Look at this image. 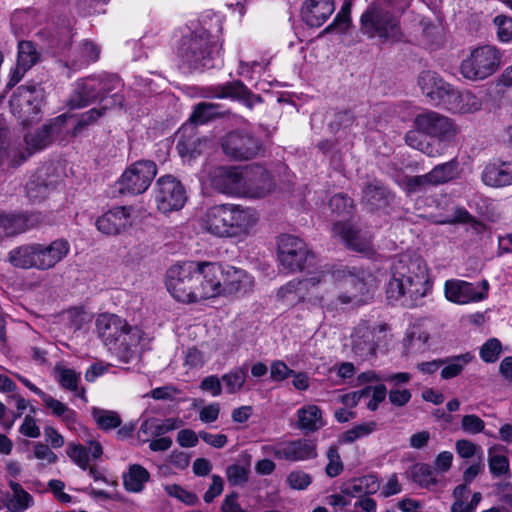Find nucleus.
I'll list each match as a JSON object with an SVG mask.
<instances>
[{"mask_svg": "<svg viewBox=\"0 0 512 512\" xmlns=\"http://www.w3.org/2000/svg\"><path fill=\"white\" fill-rule=\"evenodd\" d=\"M416 131L406 134V143L430 157L444 153L446 143L456 135L454 123L446 116L435 111H424L414 121Z\"/></svg>", "mask_w": 512, "mask_h": 512, "instance_id": "nucleus-3", "label": "nucleus"}, {"mask_svg": "<svg viewBox=\"0 0 512 512\" xmlns=\"http://www.w3.org/2000/svg\"><path fill=\"white\" fill-rule=\"evenodd\" d=\"M333 233L339 236L346 246L357 252H367L370 250V242L359 236V231L346 221H337L333 225Z\"/></svg>", "mask_w": 512, "mask_h": 512, "instance_id": "nucleus-36", "label": "nucleus"}, {"mask_svg": "<svg viewBox=\"0 0 512 512\" xmlns=\"http://www.w3.org/2000/svg\"><path fill=\"white\" fill-rule=\"evenodd\" d=\"M55 377L63 389L74 392L76 397L86 401L85 390L83 388L78 389L80 376L73 369L57 365L55 367Z\"/></svg>", "mask_w": 512, "mask_h": 512, "instance_id": "nucleus-41", "label": "nucleus"}, {"mask_svg": "<svg viewBox=\"0 0 512 512\" xmlns=\"http://www.w3.org/2000/svg\"><path fill=\"white\" fill-rule=\"evenodd\" d=\"M201 140L195 136L182 135L177 142V150L181 157L189 156L195 158L200 155Z\"/></svg>", "mask_w": 512, "mask_h": 512, "instance_id": "nucleus-58", "label": "nucleus"}, {"mask_svg": "<svg viewBox=\"0 0 512 512\" xmlns=\"http://www.w3.org/2000/svg\"><path fill=\"white\" fill-rule=\"evenodd\" d=\"M44 89L36 83L21 85L11 96V106L19 114L23 125H30L41 119Z\"/></svg>", "mask_w": 512, "mask_h": 512, "instance_id": "nucleus-12", "label": "nucleus"}, {"mask_svg": "<svg viewBox=\"0 0 512 512\" xmlns=\"http://www.w3.org/2000/svg\"><path fill=\"white\" fill-rule=\"evenodd\" d=\"M91 415L98 428L105 432L116 429L122 424V419L116 411L93 407Z\"/></svg>", "mask_w": 512, "mask_h": 512, "instance_id": "nucleus-45", "label": "nucleus"}, {"mask_svg": "<svg viewBox=\"0 0 512 512\" xmlns=\"http://www.w3.org/2000/svg\"><path fill=\"white\" fill-rule=\"evenodd\" d=\"M501 61L500 51L491 45L475 48L460 65L461 75L471 81H480L494 74Z\"/></svg>", "mask_w": 512, "mask_h": 512, "instance_id": "nucleus-10", "label": "nucleus"}, {"mask_svg": "<svg viewBox=\"0 0 512 512\" xmlns=\"http://www.w3.org/2000/svg\"><path fill=\"white\" fill-rule=\"evenodd\" d=\"M334 11V0H304L301 7V18L309 27L318 28L327 21Z\"/></svg>", "mask_w": 512, "mask_h": 512, "instance_id": "nucleus-27", "label": "nucleus"}, {"mask_svg": "<svg viewBox=\"0 0 512 512\" xmlns=\"http://www.w3.org/2000/svg\"><path fill=\"white\" fill-rule=\"evenodd\" d=\"M165 489L170 496L177 498L187 505H195L198 502V497L195 493L184 489L180 485H168Z\"/></svg>", "mask_w": 512, "mask_h": 512, "instance_id": "nucleus-64", "label": "nucleus"}, {"mask_svg": "<svg viewBox=\"0 0 512 512\" xmlns=\"http://www.w3.org/2000/svg\"><path fill=\"white\" fill-rule=\"evenodd\" d=\"M357 119V115L350 109L339 110L334 113V118L329 126L333 132H338L341 129L351 128Z\"/></svg>", "mask_w": 512, "mask_h": 512, "instance_id": "nucleus-59", "label": "nucleus"}, {"mask_svg": "<svg viewBox=\"0 0 512 512\" xmlns=\"http://www.w3.org/2000/svg\"><path fill=\"white\" fill-rule=\"evenodd\" d=\"M352 0H346L340 11L336 14L333 22L324 29V33H330L335 30L344 32L351 24Z\"/></svg>", "mask_w": 512, "mask_h": 512, "instance_id": "nucleus-53", "label": "nucleus"}, {"mask_svg": "<svg viewBox=\"0 0 512 512\" xmlns=\"http://www.w3.org/2000/svg\"><path fill=\"white\" fill-rule=\"evenodd\" d=\"M196 261H186L171 266L166 273V287L171 295L180 302L193 303L198 301Z\"/></svg>", "mask_w": 512, "mask_h": 512, "instance_id": "nucleus-9", "label": "nucleus"}, {"mask_svg": "<svg viewBox=\"0 0 512 512\" xmlns=\"http://www.w3.org/2000/svg\"><path fill=\"white\" fill-rule=\"evenodd\" d=\"M257 221V213L253 208L225 203L207 209L202 227L216 237L240 238L247 236Z\"/></svg>", "mask_w": 512, "mask_h": 512, "instance_id": "nucleus-4", "label": "nucleus"}, {"mask_svg": "<svg viewBox=\"0 0 512 512\" xmlns=\"http://www.w3.org/2000/svg\"><path fill=\"white\" fill-rule=\"evenodd\" d=\"M297 417L298 428L306 433L316 432L326 424L322 417V410L314 404L298 409Z\"/></svg>", "mask_w": 512, "mask_h": 512, "instance_id": "nucleus-40", "label": "nucleus"}, {"mask_svg": "<svg viewBox=\"0 0 512 512\" xmlns=\"http://www.w3.org/2000/svg\"><path fill=\"white\" fill-rule=\"evenodd\" d=\"M497 27V37L501 42H509L512 39V18L505 15H498L494 18Z\"/></svg>", "mask_w": 512, "mask_h": 512, "instance_id": "nucleus-63", "label": "nucleus"}, {"mask_svg": "<svg viewBox=\"0 0 512 512\" xmlns=\"http://www.w3.org/2000/svg\"><path fill=\"white\" fill-rule=\"evenodd\" d=\"M502 344L497 338L488 339L480 348V357L486 363H494L499 359Z\"/></svg>", "mask_w": 512, "mask_h": 512, "instance_id": "nucleus-60", "label": "nucleus"}, {"mask_svg": "<svg viewBox=\"0 0 512 512\" xmlns=\"http://www.w3.org/2000/svg\"><path fill=\"white\" fill-rule=\"evenodd\" d=\"M327 278L341 289L332 302L335 308L361 306L372 298L376 288L375 277L370 272L354 266L337 264L330 270L321 271L317 276L288 282L278 290L277 297L286 305L294 306L306 298L310 287L326 282Z\"/></svg>", "mask_w": 512, "mask_h": 512, "instance_id": "nucleus-1", "label": "nucleus"}, {"mask_svg": "<svg viewBox=\"0 0 512 512\" xmlns=\"http://www.w3.org/2000/svg\"><path fill=\"white\" fill-rule=\"evenodd\" d=\"M442 104L453 113L459 114L475 113L482 107V101L475 94L470 91L460 92L453 87Z\"/></svg>", "mask_w": 512, "mask_h": 512, "instance_id": "nucleus-32", "label": "nucleus"}, {"mask_svg": "<svg viewBox=\"0 0 512 512\" xmlns=\"http://www.w3.org/2000/svg\"><path fill=\"white\" fill-rule=\"evenodd\" d=\"M204 91L205 97L218 99L236 98L242 100L249 108H252L255 103L262 101L259 95L252 93L240 80L211 85L206 87Z\"/></svg>", "mask_w": 512, "mask_h": 512, "instance_id": "nucleus-21", "label": "nucleus"}, {"mask_svg": "<svg viewBox=\"0 0 512 512\" xmlns=\"http://www.w3.org/2000/svg\"><path fill=\"white\" fill-rule=\"evenodd\" d=\"M66 453L81 469L87 470L89 455H91L92 459H98L103 454V448L98 441L91 440L88 442L87 447L81 444L70 443L67 446Z\"/></svg>", "mask_w": 512, "mask_h": 512, "instance_id": "nucleus-37", "label": "nucleus"}, {"mask_svg": "<svg viewBox=\"0 0 512 512\" xmlns=\"http://www.w3.org/2000/svg\"><path fill=\"white\" fill-rule=\"evenodd\" d=\"M482 182L490 187L512 185V161H496L486 164L481 173Z\"/></svg>", "mask_w": 512, "mask_h": 512, "instance_id": "nucleus-31", "label": "nucleus"}, {"mask_svg": "<svg viewBox=\"0 0 512 512\" xmlns=\"http://www.w3.org/2000/svg\"><path fill=\"white\" fill-rule=\"evenodd\" d=\"M222 43L206 30L185 36L178 48L182 66L188 71H201L214 67L215 57L220 55Z\"/></svg>", "mask_w": 512, "mask_h": 512, "instance_id": "nucleus-6", "label": "nucleus"}, {"mask_svg": "<svg viewBox=\"0 0 512 512\" xmlns=\"http://www.w3.org/2000/svg\"><path fill=\"white\" fill-rule=\"evenodd\" d=\"M149 478V472L143 466L133 464L130 466L128 473L123 475L124 487L129 492H140Z\"/></svg>", "mask_w": 512, "mask_h": 512, "instance_id": "nucleus-42", "label": "nucleus"}, {"mask_svg": "<svg viewBox=\"0 0 512 512\" xmlns=\"http://www.w3.org/2000/svg\"><path fill=\"white\" fill-rule=\"evenodd\" d=\"M131 207H114L96 220L97 229L106 235H117L132 225Z\"/></svg>", "mask_w": 512, "mask_h": 512, "instance_id": "nucleus-25", "label": "nucleus"}, {"mask_svg": "<svg viewBox=\"0 0 512 512\" xmlns=\"http://www.w3.org/2000/svg\"><path fill=\"white\" fill-rule=\"evenodd\" d=\"M158 172L154 161L141 159L130 164L117 181L120 194L140 195L150 187Z\"/></svg>", "mask_w": 512, "mask_h": 512, "instance_id": "nucleus-11", "label": "nucleus"}, {"mask_svg": "<svg viewBox=\"0 0 512 512\" xmlns=\"http://www.w3.org/2000/svg\"><path fill=\"white\" fill-rule=\"evenodd\" d=\"M363 200L371 210L389 206L394 200V194L379 180H373L363 189Z\"/></svg>", "mask_w": 512, "mask_h": 512, "instance_id": "nucleus-34", "label": "nucleus"}, {"mask_svg": "<svg viewBox=\"0 0 512 512\" xmlns=\"http://www.w3.org/2000/svg\"><path fill=\"white\" fill-rule=\"evenodd\" d=\"M202 273V281L198 284V301L221 296L224 264L216 262H197Z\"/></svg>", "mask_w": 512, "mask_h": 512, "instance_id": "nucleus-20", "label": "nucleus"}, {"mask_svg": "<svg viewBox=\"0 0 512 512\" xmlns=\"http://www.w3.org/2000/svg\"><path fill=\"white\" fill-rule=\"evenodd\" d=\"M10 491L2 495V503L11 512H25L34 506L33 496L20 483L9 481Z\"/></svg>", "mask_w": 512, "mask_h": 512, "instance_id": "nucleus-33", "label": "nucleus"}, {"mask_svg": "<svg viewBox=\"0 0 512 512\" xmlns=\"http://www.w3.org/2000/svg\"><path fill=\"white\" fill-rule=\"evenodd\" d=\"M95 326L98 337L112 350V347L117 345V338L126 328L127 322L115 314L104 313L97 317Z\"/></svg>", "mask_w": 512, "mask_h": 512, "instance_id": "nucleus-28", "label": "nucleus"}, {"mask_svg": "<svg viewBox=\"0 0 512 512\" xmlns=\"http://www.w3.org/2000/svg\"><path fill=\"white\" fill-rule=\"evenodd\" d=\"M359 31L368 39L381 42H398L402 38L399 19L385 0L371 2L360 17Z\"/></svg>", "mask_w": 512, "mask_h": 512, "instance_id": "nucleus-8", "label": "nucleus"}, {"mask_svg": "<svg viewBox=\"0 0 512 512\" xmlns=\"http://www.w3.org/2000/svg\"><path fill=\"white\" fill-rule=\"evenodd\" d=\"M488 466L493 477L510 476L509 459L504 454H497L494 448L488 450Z\"/></svg>", "mask_w": 512, "mask_h": 512, "instance_id": "nucleus-50", "label": "nucleus"}, {"mask_svg": "<svg viewBox=\"0 0 512 512\" xmlns=\"http://www.w3.org/2000/svg\"><path fill=\"white\" fill-rule=\"evenodd\" d=\"M245 193L252 198L268 195L275 186L272 175L261 165H253L244 169Z\"/></svg>", "mask_w": 512, "mask_h": 512, "instance_id": "nucleus-22", "label": "nucleus"}, {"mask_svg": "<svg viewBox=\"0 0 512 512\" xmlns=\"http://www.w3.org/2000/svg\"><path fill=\"white\" fill-rule=\"evenodd\" d=\"M352 0H346L340 11L336 14L333 22L324 29V33H330L335 30L344 32L351 24Z\"/></svg>", "mask_w": 512, "mask_h": 512, "instance_id": "nucleus-52", "label": "nucleus"}, {"mask_svg": "<svg viewBox=\"0 0 512 512\" xmlns=\"http://www.w3.org/2000/svg\"><path fill=\"white\" fill-rule=\"evenodd\" d=\"M123 87L121 79L114 74H99L78 79L66 102L69 109H81L100 100L111 104V95Z\"/></svg>", "mask_w": 512, "mask_h": 512, "instance_id": "nucleus-7", "label": "nucleus"}, {"mask_svg": "<svg viewBox=\"0 0 512 512\" xmlns=\"http://www.w3.org/2000/svg\"><path fill=\"white\" fill-rule=\"evenodd\" d=\"M40 398L46 407L51 409L53 415L61 418L62 421H64L67 425H73L76 423L77 413L73 409L69 408L66 404L57 399H54L52 396L45 392Z\"/></svg>", "mask_w": 512, "mask_h": 512, "instance_id": "nucleus-44", "label": "nucleus"}, {"mask_svg": "<svg viewBox=\"0 0 512 512\" xmlns=\"http://www.w3.org/2000/svg\"><path fill=\"white\" fill-rule=\"evenodd\" d=\"M219 106L214 103L201 102L194 107L189 120L192 123L203 124L217 116Z\"/></svg>", "mask_w": 512, "mask_h": 512, "instance_id": "nucleus-55", "label": "nucleus"}, {"mask_svg": "<svg viewBox=\"0 0 512 512\" xmlns=\"http://www.w3.org/2000/svg\"><path fill=\"white\" fill-rule=\"evenodd\" d=\"M392 278L386 289L391 301L408 298L416 301L427 295L431 289L428 268L425 260L416 253L398 255L391 267Z\"/></svg>", "mask_w": 512, "mask_h": 512, "instance_id": "nucleus-2", "label": "nucleus"}, {"mask_svg": "<svg viewBox=\"0 0 512 512\" xmlns=\"http://www.w3.org/2000/svg\"><path fill=\"white\" fill-rule=\"evenodd\" d=\"M43 220L39 212H25L21 214H2L0 213V240L23 233L36 227Z\"/></svg>", "mask_w": 512, "mask_h": 512, "instance_id": "nucleus-23", "label": "nucleus"}, {"mask_svg": "<svg viewBox=\"0 0 512 512\" xmlns=\"http://www.w3.org/2000/svg\"><path fill=\"white\" fill-rule=\"evenodd\" d=\"M153 194L156 207L163 214L181 210L187 200L184 186L172 175L159 177Z\"/></svg>", "mask_w": 512, "mask_h": 512, "instance_id": "nucleus-14", "label": "nucleus"}, {"mask_svg": "<svg viewBox=\"0 0 512 512\" xmlns=\"http://www.w3.org/2000/svg\"><path fill=\"white\" fill-rule=\"evenodd\" d=\"M110 98L112 101L111 104H103L100 107H94L78 117L71 131L72 137L80 136L90 125L95 124L103 117L108 109L116 106L122 107L124 105V96L119 92L113 93Z\"/></svg>", "mask_w": 512, "mask_h": 512, "instance_id": "nucleus-30", "label": "nucleus"}, {"mask_svg": "<svg viewBox=\"0 0 512 512\" xmlns=\"http://www.w3.org/2000/svg\"><path fill=\"white\" fill-rule=\"evenodd\" d=\"M250 470L246 466L233 464L227 467L226 476L230 485H244L248 481Z\"/></svg>", "mask_w": 512, "mask_h": 512, "instance_id": "nucleus-62", "label": "nucleus"}, {"mask_svg": "<svg viewBox=\"0 0 512 512\" xmlns=\"http://www.w3.org/2000/svg\"><path fill=\"white\" fill-rule=\"evenodd\" d=\"M331 211L344 218L353 214V200L344 194H335L329 201Z\"/></svg>", "mask_w": 512, "mask_h": 512, "instance_id": "nucleus-57", "label": "nucleus"}, {"mask_svg": "<svg viewBox=\"0 0 512 512\" xmlns=\"http://www.w3.org/2000/svg\"><path fill=\"white\" fill-rule=\"evenodd\" d=\"M40 60V53L31 41H20L18 44L17 63L22 67L31 68Z\"/></svg>", "mask_w": 512, "mask_h": 512, "instance_id": "nucleus-49", "label": "nucleus"}, {"mask_svg": "<svg viewBox=\"0 0 512 512\" xmlns=\"http://www.w3.org/2000/svg\"><path fill=\"white\" fill-rule=\"evenodd\" d=\"M181 421L175 418L160 420L155 417L145 419L141 422L138 430V438L143 442L149 441V437H160L166 433L179 428Z\"/></svg>", "mask_w": 512, "mask_h": 512, "instance_id": "nucleus-35", "label": "nucleus"}, {"mask_svg": "<svg viewBox=\"0 0 512 512\" xmlns=\"http://www.w3.org/2000/svg\"><path fill=\"white\" fill-rule=\"evenodd\" d=\"M66 119V114L59 115L36 130L34 134L25 135L24 143L16 141L8 143L29 151L30 157L35 151L45 148L52 142L53 136L62 131Z\"/></svg>", "mask_w": 512, "mask_h": 512, "instance_id": "nucleus-18", "label": "nucleus"}, {"mask_svg": "<svg viewBox=\"0 0 512 512\" xmlns=\"http://www.w3.org/2000/svg\"><path fill=\"white\" fill-rule=\"evenodd\" d=\"M210 185L219 193L242 196L245 193L244 170L237 166H219L210 173Z\"/></svg>", "mask_w": 512, "mask_h": 512, "instance_id": "nucleus-16", "label": "nucleus"}, {"mask_svg": "<svg viewBox=\"0 0 512 512\" xmlns=\"http://www.w3.org/2000/svg\"><path fill=\"white\" fill-rule=\"evenodd\" d=\"M7 129L0 127V166L7 164L16 167L29 157V151L20 146L9 145L7 142Z\"/></svg>", "mask_w": 512, "mask_h": 512, "instance_id": "nucleus-39", "label": "nucleus"}, {"mask_svg": "<svg viewBox=\"0 0 512 512\" xmlns=\"http://www.w3.org/2000/svg\"><path fill=\"white\" fill-rule=\"evenodd\" d=\"M376 328L360 325L352 335V352L361 360L374 356L378 347Z\"/></svg>", "mask_w": 512, "mask_h": 512, "instance_id": "nucleus-29", "label": "nucleus"}, {"mask_svg": "<svg viewBox=\"0 0 512 512\" xmlns=\"http://www.w3.org/2000/svg\"><path fill=\"white\" fill-rule=\"evenodd\" d=\"M489 283L487 280L474 284L464 280L451 279L445 282L446 298L456 304L479 302L487 298Z\"/></svg>", "mask_w": 512, "mask_h": 512, "instance_id": "nucleus-17", "label": "nucleus"}, {"mask_svg": "<svg viewBox=\"0 0 512 512\" xmlns=\"http://www.w3.org/2000/svg\"><path fill=\"white\" fill-rule=\"evenodd\" d=\"M434 187L428 174L407 176L404 180V190L407 194L425 193Z\"/></svg>", "mask_w": 512, "mask_h": 512, "instance_id": "nucleus-56", "label": "nucleus"}, {"mask_svg": "<svg viewBox=\"0 0 512 512\" xmlns=\"http://www.w3.org/2000/svg\"><path fill=\"white\" fill-rule=\"evenodd\" d=\"M375 429L376 423L374 421L361 423L344 432L340 436L339 441L341 443L350 444L362 437L368 436L374 432Z\"/></svg>", "mask_w": 512, "mask_h": 512, "instance_id": "nucleus-54", "label": "nucleus"}, {"mask_svg": "<svg viewBox=\"0 0 512 512\" xmlns=\"http://www.w3.org/2000/svg\"><path fill=\"white\" fill-rule=\"evenodd\" d=\"M51 190V183H48L40 173L32 175L26 184L27 196L32 201L45 199Z\"/></svg>", "mask_w": 512, "mask_h": 512, "instance_id": "nucleus-46", "label": "nucleus"}, {"mask_svg": "<svg viewBox=\"0 0 512 512\" xmlns=\"http://www.w3.org/2000/svg\"><path fill=\"white\" fill-rule=\"evenodd\" d=\"M275 458L289 462H299L317 457V445L311 439L299 438L285 441L273 447Z\"/></svg>", "mask_w": 512, "mask_h": 512, "instance_id": "nucleus-19", "label": "nucleus"}, {"mask_svg": "<svg viewBox=\"0 0 512 512\" xmlns=\"http://www.w3.org/2000/svg\"><path fill=\"white\" fill-rule=\"evenodd\" d=\"M458 162L454 159L439 165H436L428 176L433 186L442 185L450 182L457 177Z\"/></svg>", "mask_w": 512, "mask_h": 512, "instance_id": "nucleus-43", "label": "nucleus"}, {"mask_svg": "<svg viewBox=\"0 0 512 512\" xmlns=\"http://www.w3.org/2000/svg\"><path fill=\"white\" fill-rule=\"evenodd\" d=\"M70 244L64 238L49 244L29 243L15 247L8 253V262L19 269L49 270L61 262L69 253Z\"/></svg>", "mask_w": 512, "mask_h": 512, "instance_id": "nucleus-5", "label": "nucleus"}, {"mask_svg": "<svg viewBox=\"0 0 512 512\" xmlns=\"http://www.w3.org/2000/svg\"><path fill=\"white\" fill-rule=\"evenodd\" d=\"M278 258L282 266L291 271H301L314 264L315 254L307 244L292 235H282L278 243Z\"/></svg>", "mask_w": 512, "mask_h": 512, "instance_id": "nucleus-13", "label": "nucleus"}, {"mask_svg": "<svg viewBox=\"0 0 512 512\" xmlns=\"http://www.w3.org/2000/svg\"><path fill=\"white\" fill-rule=\"evenodd\" d=\"M326 457L328 459V464L325 468L326 474L331 478L338 476L343 471V463L336 445H331L328 448Z\"/></svg>", "mask_w": 512, "mask_h": 512, "instance_id": "nucleus-61", "label": "nucleus"}, {"mask_svg": "<svg viewBox=\"0 0 512 512\" xmlns=\"http://www.w3.org/2000/svg\"><path fill=\"white\" fill-rule=\"evenodd\" d=\"M221 147L228 158L243 161L256 157L262 149V143L259 138L247 131L234 130L222 138Z\"/></svg>", "mask_w": 512, "mask_h": 512, "instance_id": "nucleus-15", "label": "nucleus"}, {"mask_svg": "<svg viewBox=\"0 0 512 512\" xmlns=\"http://www.w3.org/2000/svg\"><path fill=\"white\" fill-rule=\"evenodd\" d=\"M441 360L445 361L444 367L441 370V377L448 380L461 374L464 367L472 360V356L470 353H465Z\"/></svg>", "mask_w": 512, "mask_h": 512, "instance_id": "nucleus-47", "label": "nucleus"}, {"mask_svg": "<svg viewBox=\"0 0 512 512\" xmlns=\"http://www.w3.org/2000/svg\"><path fill=\"white\" fill-rule=\"evenodd\" d=\"M140 340L141 330L127 324L126 328L122 330L120 337L117 338V345L113 346L112 349L116 351L123 362L128 363L133 357Z\"/></svg>", "mask_w": 512, "mask_h": 512, "instance_id": "nucleus-38", "label": "nucleus"}, {"mask_svg": "<svg viewBox=\"0 0 512 512\" xmlns=\"http://www.w3.org/2000/svg\"><path fill=\"white\" fill-rule=\"evenodd\" d=\"M418 85L429 102L434 105L442 104L452 88L436 72L430 70L419 74Z\"/></svg>", "mask_w": 512, "mask_h": 512, "instance_id": "nucleus-26", "label": "nucleus"}, {"mask_svg": "<svg viewBox=\"0 0 512 512\" xmlns=\"http://www.w3.org/2000/svg\"><path fill=\"white\" fill-rule=\"evenodd\" d=\"M247 372L248 368L244 365L237 367L222 376L221 380L225 384L227 393L234 394L244 386L247 378Z\"/></svg>", "mask_w": 512, "mask_h": 512, "instance_id": "nucleus-48", "label": "nucleus"}, {"mask_svg": "<svg viewBox=\"0 0 512 512\" xmlns=\"http://www.w3.org/2000/svg\"><path fill=\"white\" fill-rule=\"evenodd\" d=\"M414 482L421 487L430 488L438 483L435 468L428 464H417L412 469Z\"/></svg>", "mask_w": 512, "mask_h": 512, "instance_id": "nucleus-51", "label": "nucleus"}, {"mask_svg": "<svg viewBox=\"0 0 512 512\" xmlns=\"http://www.w3.org/2000/svg\"><path fill=\"white\" fill-rule=\"evenodd\" d=\"M253 286V278L245 270L224 265L221 295L244 296L252 291Z\"/></svg>", "mask_w": 512, "mask_h": 512, "instance_id": "nucleus-24", "label": "nucleus"}]
</instances>
